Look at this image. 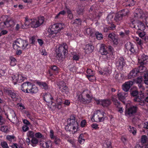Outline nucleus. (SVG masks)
Wrapping results in <instances>:
<instances>
[{"label":"nucleus","mask_w":148,"mask_h":148,"mask_svg":"<svg viewBox=\"0 0 148 148\" xmlns=\"http://www.w3.org/2000/svg\"><path fill=\"white\" fill-rule=\"evenodd\" d=\"M18 75H19L16 74L13 75L12 77V78L13 80L14 81L13 82L14 83V84H16V82L18 81Z\"/></svg>","instance_id":"obj_41"},{"label":"nucleus","mask_w":148,"mask_h":148,"mask_svg":"<svg viewBox=\"0 0 148 148\" xmlns=\"http://www.w3.org/2000/svg\"><path fill=\"white\" fill-rule=\"evenodd\" d=\"M138 108L136 106H131L125 110V115L128 117L133 116L136 112Z\"/></svg>","instance_id":"obj_8"},{"label":"nucleus","mask_w":148,"mask_h":148,"mask_svg":"<svg viewBox=\"0 0 148 148\" xmlns=\"http://www.w3.org/2000/svg\"><path fill=\"white\" fill-rule=\"evenodd\" d=\"M66 14V12L64 10H62L56 16L55 18H57L60 15H64Z\"/></svg>","instance_id":"obj_53"},{"label":"nucleus","mask_w":148,"mask_h":148,"mask_svg":"<svg viewBox=\"0 0 148 148\" xmlns=\"http://www.w3.org/2000/svg\"><path fill=\"white\" fill-rule=\"evenodd\" d=\"M5 114L7 116V118L12 123H15L18 122V120L13 110L12 109L9 110L7 113H5Z\"/></svg>","instance_id":"obj_7"},{"label":"nucleus","mask_w":148,"mask_h":148,"mask_svg":"<svg viewBox=\"0 0 148 148\" xmlns=\"http://www.w3.org/2000/svg\"><path fill=\"white\" fill-rule=\"evenodd\" d=\"M27 135L29 137L33 138H34V134L33 132L31 131H29L28 132Z\"/></svg>","instance_id":"obj_45"},{"label":"nucleus","mask_w":148,"mask_h":148,"mask_svg":"<svg viewBox=\"0 0 148 148\" xmlns=\"http://www.w3.org/2000/svg\"><path fill=\"white\" fill-rule=\"evenodd\" d=\"M29 42L31 44H34L35 42V37L34 36L32 37L29 39Z\"/></svg>","instance_id":"obj_59"},{"label":"nucleus","mask_w":148,"mask_h":148,"mask_svg":"<svg viewBox=\"0 0 148 148\" xmlns=\"http://www.w3.org/2000/svg\"><path fill=\"white\" fill-rule=\"evenodd\" d=\"M62 91L65 92L68 90V87L65 85H62Z\"/></svg>","instance_id":"obj_57"},{"label":"nucleus","mask_w":148,"mask_h":148,"mask_svg":"<svg viewBox=\"0 0 148 148\" xmlns=\"http://www.w3.org/2000/svg\"><path fill=\"white\" fill-rule=\"evenodd\" d=\"M90 92L87 90L83 91L81 96L78 98V100L84 103H88L90 102L92 97L90 95Z\"/></svg>","instance_id":"obj_4"},{"label":"nucleus","mask_w":148,"mask_h":148,"mask_svg":"<svg viewBox=\"0 0 148 148\" xmlns=\"http://www.w3.org/2000/svg\"><path fill=\"white\" fill-rule=\"evenodd\" d=\"M65 10L66 11L68 14H71V13H72V12L71 10L68 8L66 6L65 8Z\"/></svg>","instance_id":"obj_64"},{"label":"nucleus","mask_w":148,"mask_h":148,"mask_svg":"<svg viewBox=\"0 0 148 148\" xmlns=\"http://www.w3.org/2000/svg\"><path fill=\"white\" fill-rule=\"evenodd\" d=\"M97 15L96 14H94L92 15V17H91L92 19H95L96 18V16L97 17H98V18H99L102 15V12H99V13H97Z\"/></svg>","instance_id":"obj_51"},{"label":"nucleus","mask_w":148,"mask_h":148,"mask_svg":"<svg viewBox=\"0 0 148 148\" xmlns=\"http://www.w3.org/2000/svg\"><path fill=\"white\" fill-rule=\"evenodd\" d=\"M36 83L41 88L45 90H48L49 89L48 85L45 82H37Z\"/></svg>","instance_id":"obj_24"},{"label":"nucleus","mask_w":148,"mask_h":148,"mask_svg":"<svg viewBox=\"0 0 148 148\" xmlns=\"http://www.w3.org/2000/svg\"><path fill=\"white\" fill-rule=\"evenodd\" d=\"M75 116L74 115H71L70 116V118L68 119L67 120V123L68 124H70L74 125V127H78V124L77 121H75Z\"/></svg>","instance_id":"obj_12"},{"label":"nucleus","mask_w":148,"mask_h":148,"mask_svg":"<svg viewBox=\"0 0 148 148\" xmlns=\"http://www.w3.org/2000/svg\"><path fill=\"white\" fill-rule=\"evenodd\" d=\"M139 72H140V71L136 69L132 70L128 75V78L132 79L135 78L136 76L138 75Z\"/></svg>","instance_id":"obj_15"},{"label":"nucleus","mask_w":148,"mask_h":148,"mask_svg":"<svg viewBox=\"0 0 148 148\" xmlns=\"http://www.w3.org/2000/svg\"><path fill=\"white\" fill-rule=\"evenodd\" d=\"M144 83L148 85V73H145L143 76Z\"/></svg>","instance_id":"obj_40"},{"label":"nucleus","mask_w":148,"mask_h":148,"mask_svg":"<svg viewBox=\"0 0 148 148\" xmlns=\"http://www.w3.org/2000/svg\"><path fill=\"white\" fill-rule=\"evenodd\" d=\"M125 64V62L124 58L122 57H120L116 61V66L119 70H122Z\"/></svg>","instance_id":"obj_10"},{"label":"nucleus","mask_w":148,"mask_h":148,"mask_svg":"<svg viewBox=\"0 0 148 148\" xmlns=\"http://www.w3.org/2000/svg\"><path fill=\"white\" fill-rule=\"evenodd\" d=\"M26 77H23L21 75H19L17 82H18L20 83L21 82L24 81Z\"/></svg>","instance_id":"obj_39"},{"label":"nucleus","mask_w":148,"mask_h":148,"mask_svg":"<svg viewBox=\"0 0 148 148\" xmlns=\"http://www.w3.org/2000/svg\"><path fill=\"white\" fill-rule=\"evenodd\" d=\"M87 77L89 80L92 81L95 79V77L94 75L91 74V75H87Z\"/></svg>","instance_id":"obj_50"},{"label":"nucleus","mask_w":148,"mask_h":148,"mask_svg":"<svg viewBox=\"0 0 148 148\" xmlns=\"http://www.w3.org/2000/svg\"><path fill=\"white\" fill-rule=\"evenodd\" d=\"M8 32V31L6 30H3L0 33V37L2 35L6 34Z\"/></svg>","instance_id":"obj_61"},{"label":"nucleus","mask_w":148,"mask_h":148,"mask_svg":"<svg viewBox=\"0 0 148 148\" xmlns=\"http://www.w3.org/2000/svg\"><path fill=\"white\" fill-rule=\"evenodd\" d=\"M95 35L96 36L98 40H100L103 38V35L101 33H99L98 32H96Z\"/></svg>","instance_id":"obj_35"},{"label":"nucleus","mask_w":148,"mask_h":148,"mask_svg":"<svg viewBox=\"0 0 148 148\" xmlns=\"http://www.w3.org/2000/svg\"><path fill=\"white\" fill-rule=\"evenodd\" d=\"M136 25L138 28L137 29L143 31L145 29V26L143 23L140 21H137L136 23Z\"/></svg>","instance_id":"obj_20"},{"label":"nucleus","mask_w":148,"mask_h":148,"mask_svg":"<svg viewBox=\"0 0 148 148\" xmlns=\"http://www.w3.org/2000/svg\"><path fill=\"white\" fill-rule=\"evenodd\" d=\"M8 127L6 126H1V127L0 130L1 131L5 132L8 130Z\"/></svg>","instance_id":"obj_47"},{"label":"nucleus","mask_w":148,"mask_h":148,"mask_svg":"<svg viewBox=\"0 0 148 148\" xmlns=\"http://www.w3.org/2000/svg\"><path fill=\"white\" fill-rule=\"evenodd\" d=\"M109 38L112 41L114 44L117 45L118 44L117 37L116 36L115 34L112 33L110 34L108 36Z\"/></svg>","instance_id":"obj_17"},{"label":"nucleus","mask_w":148,"mask_h":148,"mask_svg":"<svg viewBox=\"0 0 148 148\" xmlns=\"http://www.w3.org/2000/svg\"><path fill=\"white\" fill-rule=\"evenodd\" d=\"M23 130L24 132H26L29 129V127L26 125L23 126L22 127Z\"/></svg>","instance_id":"obj_63"},{"label":"nucleus","mask_w":148,"mask_h":148,"mask_svg":"<svg viewBox=\"0 0 148 148\" xmlns=\"http://www.w3.org/2000/svg\"><path fill=\"white\" fill-rule=\"evenodd\" d=\"M4 92L7 93L12 99L16 98L18 95L17 94L15 93L13 90L5 89L4 90Z\"/></svg>","instance_id":"obj_18"},{"label":"nucleus","mask_w":148,"mask_h":148,"mask_svg":"<svg viewBox=\"0 0 148 148\" xmlns=\"http://www.w3.org/2000/svg\"><path fill=\"white\" fill-rule=\"evenodd\" d=\"M43 99L47 102L52 104L53 98L49 93H46L43 95Z\"/></svg>","instance_id":"obj_14"},{"label":"nucleus","mask_w":148,"mask_h":148,"mask_svg":"<svg viewBox=\"0 0 148 148\" xmlns=\"http://www.w3.org/2000/svg\"><path fill=\"white\" fill-rule=\"evenodd\" d=\"M16 59L14 58H12L11 59V61L10 63V64L11 66H14L16 64Z\"/></svg>","instance_id":"obj_52"},{"label":"nucleus","mask_w":148,"mask_h":148,"mask_svg":"<svg viewBox=\"0 0 148 148\" xmlns=\"http://www.w3.org/2000/svg\"><path fill=\"white\" fill-rule=\"evenodd\" d=\"M68 51V46L66 43H64L59 46L56 50L57 58H62L63 57V56H65Z\"/></svg>","instance_id":"obj_5"},{"label":"nucleus","mask_w":148,"mask_h":148,"mask_svg":"<svg viewBox=\"0 0 148 148\" xmlns=\"http://www.w3.org/2000/svg\"><path fill=\"white\" fill-rule=\"evenodd\" d=\"M10 21L8 19H6L5 21H4L3 22L4 25H5L6 27H8L10 26V25L9 23Z\"/></svg>","instance_id":"obj_54"},{"label":"nucleus","mask_w":148,"mask_h":148,"mask_svg":"<svg viewBox=\"0 0 148 148\" xmlns=\"http://www.w3.org/2000/svg\"><path fill=\"white\" fill-rule=\"evenodd\" d=\"M130 92L131 97H134L133 100L134 102L142 103V104L141 105L142 106L144 104L143 99L145 97L144 92L143 91H140L139 92L136 90H132L131 89Z\"/></svg>","instance_id":"obj_1"},{"label":"nucleus","mask_w":148,"mask_h":148,"mask_svg":"<svg viewBox=\"0 0 148 148\" xmlns=\"http://www.w3.org/2000/svg\"><path fill=\"white\" fill-rule=\"evenodd\" d=\"M45 146H44V147H45L46 148H51V144L50 142L49 141L45 142Z\"/></svg>","instance_id":"obj_49"},{"label":"nucleus","mask_w":148,"mask_h":148,"mask_svg":"<svg viewBox=\"0 0 148 148\" xmlns=\"http://www.w3.org/2000/svg\"><path fill=\"white\" fill-rule=\"evenodd\" d=\"M70 126H69V125H68V124L67 123V125H66L65 127V129L66 130V131H69V132H70L71 131H73L71 129L70 127Z\"/></svg>","instance_id":"obj_60"},{"label":"nucleus","mask_w":148,"mask_h":148,"mask_svg":"<svg viewBox=\"0 0 148 148\" xmlns=\"http://www.w3.org/2000/svg\"><path fill=\"white\" fill-rule=\"evenodd\" d=\"M53 72H55V73H58V69L57 67L55 66H53L51 68V70L49 71V73L50 74V76L52 75V74H51Z\"/></svg>","instance_id":"obj_31"},{"label":"nucleus","mask_w":148,"mask_h":148,"mask_svg":"<svg viewBox=\"0 0 148 148\" xmlns=\"http://www.w3.org/2000/svg\"><path fill=\"white\" fill-rule=\"evenodd\" d=\"M1 145L3 148H9V147L6 142H1Z\"/></svg>","instance_id":"obj_46"},{"label":"nucleus","mask_w":148,"mask_h":148,"mask_svg":"<svg viewBox=\"0 0 148 148\" xmlns=\"http://www.w3.org/2000/svg\"><path fill=\"white\" fill-rule=\"evenodd\" d=\"M133 84V81L126 82L122 85V89L125 92H127Z\"/></svg>","instance_id":"obj_11"},{"label":"nucleus","mask_w":148,"mask_h":148,"mask_svg":"<svg viewBox=\"0 0 148 148\" xmlns=\"http://www.w3.org/2000/svg\"><path fill=\"white\" fill-rule=\"evenodd\" d=\"M105 117L106 114L104 112L98 110L94 113L91 119L92 121L100 122L103 121Z\"/></svg>","instance_id":"obj_6"},{"label":"nucleus","mask_w":148,"mask_h":148,"mask_svg":"<svg viewBox=\"0 0 148 148\" xmlns=\"http://www.w3.org/2000/svg\"><path fill=\"white\" fill-rule=\"evenodd\" d=\"M31 26L33 28H37L40 26L37 20L32 21L30 24Z\"/></svg>","instance_id":"obj_27"},{"label":"nucleus","mask_w":148,"mask_h":148,"mask_svg":"<svg viewBox=\"0 0 148 148\" xmlns=\"http://www.w3.org/2000/svg\"><path fill=\"white\" fill-rule=\"evenodd\" d=\"M37 21L40 26L43 23L44 21V18L43 16L39 17L38 18Z\"/></svg>","instance_id":"obj_36"},{"label":"nucleus","mask_w":148,"mask_h":148,"mask_svg":"<svg viewBox=\"0 0 148 148\" xmlns=\"http://www.w3.org/2000/svg\"><path fill=\"white\" fill-rule=\"evenodd\" d=\"M86 32L87 34L91 36H93L94 34L93 33L92 30L90 28H87L86 30Z\"/></svg>","instance_id":"obj_32"},{"label":"nucleus","mask_w":148,"mask_h":148,"mask_svg":"<svg viewBox=\"0 0 148 148\" xmlns=\"http://www.w3.org/2000/svg\"><path fill=\"white\" fill-rule=\"evenodd\" d=\"M99 51L102 55H106L108 53L107 49L104 46L101 47Z\"/></svg>","instance_id":"obj_26"},{"label":"nucleus","mask_w":148,"mask_h":148,"mask_svg":"<svg viewBox=\"0 0 148 148\" xmlns=\"http://www.w3.org/2000/svg\"><path fill=\"white\" fill-rule=\"evenodd\" d=\"M123 16L119 12L116 14L114 18V21L116 22H119L121 21L123 19Z\"/></svg>","instance_id":"obj_23"},{"label":"nucleus","mask_w":148,"mask_h":148,"mask_svg":"<svg viewBox=\"0 0 148 148\" xmlns=\"http://www.w3.org/2000/svg\"><path fill=\"white\" fill-rule=\"evenodd\" d=\"M129 127L130 128V129H129V131L134 135L136 134V128L132 127H131L130 125L129 126Z\"/></svg>","instance_id":"obj_34"},{"label":"nucleus","mask_w":148,"mask_h":148,"mask_svg":"<svg viewBox=\"0 0 148 148\" xmlns=\"http://www.w3.org/2000/svg\"><path fill=\"white\" fill-rule=\"evenodd\" d=\"M32 85V83L30 82H27V83H24L21 85V89L24 92H25V91L26 93H29Z\"/></svg>","instance_id":"obj_9"},{"label":"nucleus","mask_w":148,"mask_h":148,"mask_svg":"<svg viewBox=\"0 0 148 148\" xmlns=\"http://www.w3.org/2000/svg\"><path fill=\"white\" fill-rule=\"evenodd\" d=\"M81 20L78 18L75 19L74 22L73 23V24H80L81 23Z\"/></svg>","instance_id":"obj_56"},{"label":"nucleus","mask_w":148,"mask_h":148,"mask_svg":"<svg viewBox=\"0 0 148 148\" xmlns=\"http://www.w3.org/2000/svg\"><path fill=\"white\" fill-rule=\"evenodd\" d=\"M35 136L38 138H41L42 137V135L39 132H37L35 134Z\"/></svg>","instance_id":"obj_62"},{"label":"nucleus","mask_w":148,"mask_h":148,"mask_svg":"<svg viewBox=\"0 0 148 148\" xmlns=\"http://www.w3.org/2000/svg\"><path fill=\"white\" fill-rule=\"evenodd\" d=\"M53 140H54V142L56 145H59L61 142L60 139L56 136Z\"/></svg>","instance_id":"obj_43"},{"label":"nucleus","mask_w":148,"mask_h":148,"mask_svg":"<svg viewBox=\"0 0 148 148\" xmlns=\"http://www.w3.org/2000/svg\"><path fill=\"white\" fill-rule=\"evenodd\" d=\"M31 142L32 143V146H34L36 144L38 143V141L36 138L34 137L32 138Z\"/></svg>","instance_id":"obj_37"},{"label":"nucleus","mask_w":148,"mask_h":148,"mask_svg":"<svg viewBox=\"0 0 148 148\" xmlns=\"http://www.w3.org/2000/svg\"><path fill=\"white\" fill-rule=\"evenodd\" d=\"M129 12V11L127 9H124L121 10V12L119 13H121L123 16H124L128 15Z\"/></svg>","instance_id":"obj_33"},{"label":"nucleus","mask_w":148,"mask_h":148,"mask_svg":"<svg viewBox=\"0 0 148 148\" xmlns=\"http://www.w3.org/2000/svg\"><path fill=\"white\" fill-rule=\"evenodd\" d=\"M83 136V134H81L78 138V140L79 143H83L84 142L85 140L84 139L82 138Z\"/></svg>","instance_id":"obj_42"},{"label":"nucleus","mask_w":148,"mask_h":148,"mask_svg":"<svg viewBox=\"0 0 148 148\" xmlns=\"http://www.w3.org/2000/svg\"><path fill=\"white\" fill-rule=\"evenodd\" d=\"M53 130H51L50 131V136L51 139H54L56 136H55L53 135Z\"/></svg>","instance_id":"obj_58"},{"label":"nucleus","mask_w":148,"mask_h":148,"mask_svg":"<svg viewBox=\"0 0 148 148\" xmlns=\"http://www.w3.org/2000/svg\"><path fill=\"white\" fill-rule=\"evenodd\" d=\"M84 8L81 7H78L77 10V14L79 15H82L84 13Z\"/></svg>","instance_id":"obj_29"},{"label":"nucleus","mask_w":148,"mask_h":148,"mask_svg":"<svg viewBox=\"0 0 148 148\" xmlns=\"http://www.w3.org/2000/svg\"><path fill=\"white\" fill-rule=\"evenodd\" d=\"M147 136L145 135H143L142 136L141 142L142 143H144L146 142L147 140Z\"/></svg>","instance_id":"obj_48"},{"label":"nucleus","mask_w":148,"mask_h":148,"mask_svg":"<svg viewBox=\"0 0 148 148\" xmlns=\"http://www.w3.org/2000/svg\"><path fill=\"white\" fill-rule=\"evenodd\" d=\"M85 49L87 52L91 53L94 49V47L90 44H88L86 45Z\"/></svg>","instance_id":"obj_25"},{"label":"nucleus","mask_w":148,"mask_h":148,"mask_svg":"<svg viewBox=\"0 0 148 148\" xmlns=\"http://www.w3.org/2000/svg\"><path fill=\"white\" fill-rule=\"evenodd\" d=\"M31 88L30 90L29 93H35L38 92V88L34 85H32Z\"/></svg>","instance_id":"obj_28"},{"label":"nucleus","mask_w":148,"mask_h":148,"mask_svg":"<svg viewBox=\"0 0 148 148\" xmlns=\"http://www.w3.org/2000/svg\"><path fill=\"white\" fill-rule=\"evenodd\" d=\"M64 101V99L62 98L60 96H58L56 99L57 108L60 109L61 108V104Z\"/></svg>","instance_id":"obj_22"},{"label":"nucleus","mask_w":148,"mask_h":148,"mask_svg":"<svg viewBox=\"0 0 148 148\" xmlns=\"http://www.w3.org/2000/svg\"><path fill=\"white\" fill-rule=\"evenodd\" d=\"M125 48L128 50H129L132 53L135 52V50L133 44L130 42H128L125 45Z\"/></svg>","instance_id":"obj_16"},{"label":"nucleus","mask_w":148,"mask_h":148,"mask_svg":"<svg viewBox=\"0 0 148 148\" xmlns=\"http://www.w3.org/2000/svg\"><path fill=\"white\" fill-rule=\"evenodd\" d=\"M64 25L63 23H57L50 26L48 30V32L50 34L48 36L51 38H52L51 35L55 34L58 33H60L61 29H63Z\"/></svg>","instance_id":"obj_2"},{"label":"nucleus","mask_w":148,"mask_h":148,"mask_svg":"<svg viewBox=\"0 0 148 148\" xmlns=\"http://www.w3.org/2000/svg\"><path fill=\"white\" fill-rule=\"evenodd\" d=\"M99 103L103 107H107L111 104V102L110 99H107L101 101Z\"/></svg>","instance_id":"obj_19"},{"label":"nucleus","mask_w":148,"mask_h":148,"mask_svg":"<svg viewBox=\"0 0 148 148\" xmlns=\"http://www.w3.org/2000/svg\"><path fill=\"white\" fill-rule=\"evenodd\" d=\"M6 138L9 141H11L15 138V136L13 135H8Z\"/></svg>","instance_id":"obj_55"},{"label":"nucleus","mask_w":148,"mask_h":148,"mask_svg":"<svg viewBox=\"0 0 148 148\" xmlns=\"http://www.w3.org/2000/svg\"><path fill=\"white\" fill-rule=\"evenodd\" d=\"M128 92H120L117 94L119 99L120 100L125 99V97L128 96Z\"/></svg>","instance_id":"obj_21"},{"label":"nucleus","mask_w":148,"mask_h":148,"mask_svg":"<svg viewBox=\"0 0 148 148\" xmlns=\"http://www.w3.org/2000/svg\"><path fill=\"white\" fill-rule=\"evenodd\" d=\"M140 66H139L138 69H137L138 71H140L139 73H141L145 71V67L143 65H142L139 64Z\"/></svg>","instance_id":"obj_38"},{"label":"nucleus","mask_w":148,"mask_h":148,"mask_svg":"<svg viewBox=\"0 0 148 148\" xmlns=\"http://www.w3.org/2000/svg\"><path fill=\"white\" fill-rule=\"evenodd\" d=\"M114 15L112 14H109L107 17L106 19L108 21V23L111 24L112 22L114 20Z\"/></svg>","instance_id":"obj_30"},{"label":"nucleus","mask_w":148,"mask_h":148,"mask_svg":"<svg viewBox=\"0 0 148 148\" xmlns=\"http://www.w3.org/2000/svg\"><path fill=\"white\" fill-rule=\"evenodd\" d=\"M143 79L142 76H139L137 78L135 82L137 83H141L143 81Z\"/></svg>","instance_id":"obj_44"},{"label":"nucleus","mask_w":148,"mask_h":148,"mask_svg":"<svg viewBox=\"0 0 148 148\" xmlns=\"http://www.w3.org/2000/svg\"><path fill=\"white\" fill-rule=\"evenodd\" d=\"M28 45L27 40H23L18 38L15 40L13 43V47L14 49L16 50L21 48L24 50Z\"/></svg>","instance_id":"obj_3"},{"label":"nucleus","mask_w":148,"mask_h":148,"mask_svg":"<svg viewBox=\"0 0 148 148\" xmlns=\"http://www.w3.org/2000/svg\"><path fill=\"white\" fill-rule=\"evenodd\" d=\"M148 59V56L143 54L141 56L140 58L138 59V63L139 64L145 65L147 64V60Z\"/></svg>","instance_id":"obj_13"}]
</instances>
